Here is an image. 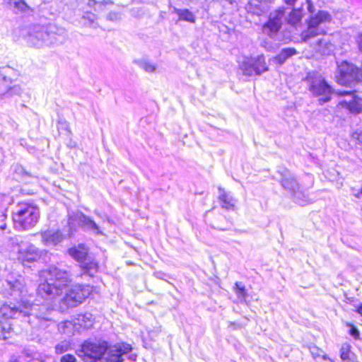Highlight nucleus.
Here are the masks:
<instances>
[{
  "label": "nucleus",
  "instance_id": "obj_1",
  "mask_svg": "<svg viewBox=\"0 0 362 362\" xmlns=\"http://www.w3.org/2000/svg\"><path fill=\"white\" fill-rule=\"evenodd\" d=\"M37 305H33L21 300L18 305L4 304L0 308L2 315L0 317V339H6L12 332V325L9 319L18 318L23 316L35 315L37 318L45 320H51L50 311L46 309L45 313H37Z\"/></svg>",
  "mask_w": 362,
  "mask_h": 362
},
{
  "label": "nucleus",
  "instance_id": "obj_2",
  "mask_svg": "<svg viewBox=\"0 0 362 362\" xmlns=\"http://www.w3.org/2000/svg\"><path fill=\"white\" fill-rule=\"evenodd\" d=\"M41 282L37 293L47 300H53L62 293L63 290L71 284L70 274L65 270L52 266L40 274Z\"/></svg>",
  "mask_w": 362,
  "mask_h": 362
},
{
  "label": "nucleus",
  "instance_id": "obj_3",
  "mask_svg": "<svg viewBox=\"0 0 362 362\" xmlns=\"http://www.w3.org/2000/svg\"><path fill=\"white\" fill-rule=\"evenodd\" d=\"M21 35L25 43L33 47L42 48L57 43V35L49 32L47 27L40 25L21 29Z\"/></svg>",
  "mask_w": 362,
  "mask_h": 362
},
{
  "label": "nucleus",
  "instance_id": "obj_4",
  "mask_svg": "<svg viewBox=\"0 0 362 362\" xmlns=\"http://www.w3.org/2000/svg\"><path fill=\"white\" fill-rule=\"evenodd\" d=\"M40 217L39 209L29 203L21 202L13 212L14 228L18 230L32 228L37 223Z\"/></svg>",
  "mask_w": 362,
  "mask_h": 362
},
{
  "label": "nucleus",
  "instance_id": "obj_5",
  "mask_svg": "<svg viewBox=\"0 0 362 362\" xmlns=\"http://www.w3.org/2000/svg\"><path fill=\"white\" fill-rule=\"evenodd\" d=\"M6 250L16 253L17 259L23 264L36 262L42 255V252L33 244L21 240L16 237L8 240Z\"/></svg>",
  "mask_w": 362,
  "mask_h": 362
},
{
  "label": "nucleus",
  "instance_id": "obj_6",
  "mask_svg": "<svg viewBox=\"0 0 362 362\" xmlns=\"http://www.w3.org/2000/svg\"><path fill=\"white\" fill-rule=\"evenodd\" d=\"M18 76V71L11 66L0 68V100H8L22 93L21 86L14 83Z\"/></svg>",
  "mask_w": 362,
  "mask_h": 362
},
{
  "label": "nucleus",
  "instance_id": "obj_7",
  "mask_svg": "<svg viewBox=\"0 0 362 362\" xmlns=\"http://www.w3.org/2000/svg\"><path fill=\"white\" fill-rule=\"evenodd\" d=\"M306 80L309 90L313 95L320 97L319 101L321 103H326L331 99L333 90L321 74H310Z\"/></svg>",
  "mask_w": 362,
  "mask_h": 362
},
{
  "label": "nucleus",
  "instance_id": "obj_8",
  "mask_svg": "<svg viewBox=\"0 0 362 362\" xmlns=\"http://www.w3.org/2000/svg\"><path fill=\"white\" fill-rule=\"evenodd\" d=\"M330 21L331 16L324 11H320L315 16H312L308 23L307 29L300 34L302 41L308 42L317 35L325 34V30L322 25Z\"/></svg>",
  "mask_w": 362,
  "mask_h": 362
},
{
  "label": "nucleus",
  "instance_id": "obj_9",
  "mask_svg": "<svg viewBox=\"0 0 362 362\" xmlns=\"http://www.w3.org/2000/svg\"><path fill=\"white\" fill-rule=\"evenodd\" d=\"M92 292V287L76 284L67 291L62 299L66 307H76L81 304Z\"/></svg>",
  "mask_w": 362,
  "mask_h": 362
},
{
  "label": "nucleus",
  "instance_id": "obj_10",
  "mask_svg": "<svg viewBox=\"0 0 362 362\" xmlns=\"http://www.w3.org/2000/svg\"><path fill=\"white\" fill-rule=\"evenodd\" d=\"M243 74L247 76L253 74L259 75L268 70L264 55H259L254 58H245L240 65Z\"/></svg>",
  "mask_w": 362,
  "mask_h": 362
},
{
  "label": "nucleus",
  "instance_id": "obj_11",
  "mask_svg": "<svg viewBox=\"0 0 362 362\" xmlns=\"http://www.w3.org/2000/svg\"><path fill=\"white\" fill-rule=\"evenodd\" d=\"M75 221L86 231L96 235H103L100 227L93 219L81 212H76L69 217L68 223L71 230H76L74 228Z\"/></svg>",
  "mask_w": 362,
  "mask_h": 362
},
{
  "label": "nucleus",
  "instance_id": "obj_12",
  "mask_svg": "<svg viewBox=\"0 0 362 362\" xmlns=\"http://www.w3.org/2000/svg\"><path fill=\"white\" fill-rule=\"evenodd\" d=\"M284 15L283 10L271 13L269 21L263 25V33L272 38L274 37L281 26Z\"/></svg>",
  "mask_w": 362,
  "mask_h": 362
},
{
  "label": "nucleus",
  "instance_id": "obj_13",
  "mask_svg": "<svg viewBox=\"0 0 362 362\" xmlns=\"http://www.w3.org/2000/svg\"><path fill=\"white\" fill-rule=\"evenodd\" d=\"M132 351V346L127 343H119L107 348L105 362H122L123 354Z\"/></svg>",
  "mask_w": 362,
  "mask_h": 362
},
{
  "label": "nucleus",
  "instance_id": "obj_14",
  "mask_svg": "<svg viewBox=\"0 0 362 362\" xmlns=\"http://www.w3.org/2000/svg\"><path fill=\"white\" fill-rule=\"evenodd\" d=\"M82 350L88 357L100 359L107 352V344L105 341L102 343L86 341L83 344Z\"/></svg>",
  "mask_w": 362,
  "mask_h": 362
},
{
  "label": "nucleus",
  "instance_id": "obj_15",
  "mask_svg": "<svg viewBox=\"0 0 362 362\" xmlns=\"http://www.w3.org/2000/svg\"><path fill=\"white\" fill-rule=\"evenodd\" d=\"M339 94L344 96V98L339 103L342 107L353 113H358L362 110V99L356 97L354 93L344 92Z\"/></svg>",
  "mask_w": 362,
  "mask_h": 362
},
{
  "label": "nucleus",
  "instance_id": "obj_16",
  "mask_svg": "<svg viewBox=\"0 0 362 362\" xmlns=\"http://www.w3.org/2000/svg\"><path fill=\"white\" fill-rule=\"evenodd\" d=\"M74 320L75 330L78 333L90 329L94 323V318L90 313L79 314Z\"/></svg>",
  "mask_w": 362,
  "mask_h": 362
},
{
  "label": "nucleus",
  "instance_id": "obj_17",
  "mask_svg": "<svg viewBox=\"0 0 362 362\" xmlns=\"http://www.w3.org/2000/svg\"><path fill=\"white\" fill-rule=\"evenodd\" d=\"M2 4L8 9L16 13H28L32 11L31 8L24 0H1Z\"/></svg>",
  "mask_w": 362,
  "mask_h": 362
},
{
  "label": "nucleus",
  "instance_id": "obj_18",
  "mask_svg": "<svg viewBox=\"0 0 362 362\" xmlns=\"http://www.w3.org/2000/svg\"><path fill=\"white\" fill-rule=\"evenodd\" d=\"M41 241L45 246H55L63 240V236L59 231L46 230L40 233Z\"/></svg>",
  "mask_w": 362,
  "mask_h": 362
},
{
  "label": "nucleus",
  "instance_id": "obj_19",
  "mask_svg": "<svg viewBox=\"0 0 362 362\" xmlns=\"http://www.w3.org/2000/svg\"><path fill=\"white\" fill-rule=\"evenodd\" d=\"M272 0H249L247 10L252 13L261 15L267 11Z\"/></svg>",
  "mask_w": 362,
  "mask_h": 362
},
{
  "label": "nucleus",
  "instance_id": "obj_20",
  "mask_svg": "<svg viewBox=\"0 0 362 362\" xmlns=\"http://www.w3.org/2000/svg\"><path fill=\"white\" fill-rule=\"evenodd\" d=\"M218 199L221 202V206L227 210L234 209L236 200L221 187H218Z\"/></svg>",
  "mask_w": 362,
  "mask_h": 362
},
{
  "label": "nucleus",
  "instance_id": "obj_21",
  "mask_svg": "<svg viewBox=\"0 0 362 362\" xmlns=\"http://www.w3.org/2000/svg\"><path fill=\"white\" fill-rule=\"evenodd\" d=\"M339 356L343 362H358L356 356L351 351L350 344L344 343L339 349Z\"/></svg>",
  "mask_w": 362,
  "mask_h": 362
},
{
  "label": "nucleus",
  "instance_id": "obj_22",
  "mask_svg": "<svg viewBox=\"0 0 362 362\" xmlns=\"http://www.w3.org/2000/svg\"><path fill=\"white\" fill-rule=\"evenodd\" d=\"M69 253L73 258L81 264L85 260H87L88 250L83 245H79L78 247L70 248Z\"/></svg>",
  "mask_w": 362,
  "mask_h": 362
},
{
  "label": "nucleus",
  "instance_id": "obj_23",
  "mask_svg": "<svg viewBox=\"0 0 362 362\" xmlns=\"http://www.w3.org/2000/svg\"><path fill=\"white\" fill-rule=\"evenodd\" d=\"M312 46L316 52L323 54H329L333 47V45L325 37L317 40L316 43Z\"/></svg>",
  "mask_w": 362,
  "mask_h": 362
},
{
  "label": "nucleus",
  "instance_id": "obj_24",
  "mask_svg": "<svg viewBox=\"0 0 362 362\" xmlns=\"http://www.w3.org/2000/svg\"><path fill=\"white\" fill-rule=\"evenodd\" d=\"M281 185L284 188L292 193L299 189L298 184L295 177L291 174H286L283 177Z\"/></svg>",
  "mask_w": 362,
  "mask_h": 362
},
{
  "label": "nucleus",
  "instance_id": "obj_25",
  "mask_svg": "<svg viewBox=\"0 0 362 362\" xmlns=\"http://www.w3.org/2000/svg\"><path fill=\"white\" fill-rule=\"evenodd\" d=\"M7 285L9 287L10 294L14 296H21L24 292V285L20 280L14 281H8Z\"/></svg>",
  "mask_w": 362,
  "mask_h": 362
},
{
  "label": "nucleus",
  "instance_id": "obj_26",
  "mask_svg": "<svg viewBox=\"0 0 362 362\" xmlns=\"http://www.w3.org/2000/svg\"><path fill=\"white\" fill-rule=\"evenodd\" d=\"M296 54L297 52L294 48L283 49L278 56L274 58L273 60L277 62L279 64H282L288 58Z\"/></svg>",
  "mask_w": 362,
  "mask_h": 362
},
{
  "label": "nucleus",
  "instance_id": "obj_27",
  "mask_svg": "<svg viewBox=\"0 0 362 362\" xmlns=\"http://www.w3.org/2000/svg\"><path fill=\"white\" fill-rule=\"evenodd\" d=\"M293 195L294 201L299 205L305 206L313 202V199H310L308 195L305 194L299 189L293 192Z\"/></svg>",
  "mask_w": 362,
  "mask_h": 362
},
{
  "label": "nucleus",
  "instance_id": "obj_28",
  "mask_svg": "<svg viewBox=\"0 0 362 362\" xmlns=\"http://www.w3.org/2000/svg\"><path fill=\"white\" fill-rule=\"evenodd\" d=\"M233 290L238 301L241 303L245 302L247 293L244 284L241 282H235Z\"/></svg>",
  "mask_w": 362,
  "mask_h": 362
},
{
  "label": "nucleus",
  "instance_id": "obj_29",
  "mask_svg": "<svg viewBox=\"0 0 362 362\" xmlns=\"http://www.w3.org/2000/svg\"><path fill=\"white\" fill-rule=\"evenodd\" d=\"M175 12L179 16V20L189 23H194L195 21L194 15L188 9L175 8Z\"/></svg>",
  "mask_w": 362,
  "mask_h": 362
},
{
  "label": "nucleus",
  "instance_id": "obj_30",
  "mask_svg": "<svg viewBox=\"0 0 362 362\" xmlns=\"http://www.w3.org/2000/svg\"><path fill=\"white\" fill-rule=\"evenodd\" d=\"M59 329L62 331L63 333L66 334H74L76 332L75 330V322L73 320H66L61 322L58 325Z\"/></svg>",
  "mask_w": 362,
  "mask_h": 362
},
{
  "label": "nucleus",
  "instance_id": "obj_31",
  "mask_svg": "<svg viewBox=\"0 0 362 362\" xmlns=\"http://www.w3.org/2000/svg\"><path fill=\"white\" fill-rule=\"evenodd\" d=\"M81 267L90 276H93L94 274L98 272V263L96 262L93 261V260L88 261V262L85 260L81 264Z\"/></svg>",
  "mask_w": 362,
  "mask_h": 362
},
{
  "label": "nucleus",
  "instance_id": "obj_32",
  "mask_svg": "<svg viewBox=\"0 0 362 362\" xmlns=\"http://www.w3.org/2000/svg\"><path fill=\"white\" fill-rule=\"evenodd\" d=\"M139 66L148 73H153L156 71L157 66L148 60H141L138 62Z\"/></svg>",
  "mask_w": 362,
  "mask_h": 362
},
{
  "label": "nucleus",
  "instance_id": "obj_33",
  "mask_svg": "<svg viewBox=\"0 0 362 362\" xmlns=\"http://www.w3.org/2000/svg\"><path fill=\"white\" fill-rule=\"evenodd\" d=\"M303 17L301 9H294L291 12L288 17V23L292 25L298 23Z\"/></svg>",
  "mask_w": 362,
  "mask_h": 362
},
{
  "label": "nucleus",
  "instance_id": "obj_34",
  "mask_svg": "<svg viewBox=\"0 0 362 362\" xmlns=\"http://www.w3.org/2000/svg\"><path fill=\"white\" fill-rule=\"evenodd\" d=\"M69 349H71V343L66 340L59 342L55 346L56 353L58 354H63Z\"/></svg>",
  "mask_w": 362,
  "mask_h": 362
},
{
  "label": "nucleus",
  "instance_id": "obj_35",
  "mask_svg": "<svg viewBox=\"0 0 362 362\" xmlns=\"http://www.w3.org/2000/svg\"><path fill=\"white\" fill-rule=\"evenodd\" d=\"M310 353L316 362H321L322 358L325 356L322 350L315 346L310 349Z\"/></svg>",
  "mask_w": 362,
  "mask_h": 362
},
{
  "label": "nucleus",
  "instance_id": "obj_36",
  "mask_svg": "<svg viewBox=\"0 0 362 362\" xmlns=\"http://www.w3.org/2000/svg\"><path fill=\"white\" fill-rule=\"evenodd\" d=\"M93 6L96 8H100L103 5H106L110 3V0H93Z\"/></svg>",
  "mask_w": 362,
  "mask_h": 362
},
{
  "label": "nucleus",
  "instance_id": "obj_37",
  "mask_svg": "<svg viewBox=\"0 0 362 362\" xmlns=\"http://www.w3.org/2000/svg\"><path fill=\"white\" fill-rule=\"evenodd\" d=\"M349 327H350L349 334L353 336L355 339L359 338V332L358 330L353 325L350 324H347Z\"/></svg>",
  "mask_w": 362,
  "mask_h": 362
},
{
  "label": "nucleus",
  "instance_id": "obj_38",
  "mask_svg": "<svg viewBox=\"0 0 362 362\" xmlns=\"http://www.w3.org/2000/svg\"><path fill=\"white\" fill-rule=\"evenodd\" d=\"M76 359L74 355L66 354L61 358V362H76Z\"/></svg>",
  "mask_w": 362,
  "mask_h": 362
},
{
  "label": "nucleus",
  "instance_id": "obj_39",
  "mask_svg": "<svg viewBox=\"0 0 362 362\" xmlns=\"http://www.w3.org/2000/svg\"><path fill=\"white\" fill-rule=\"evenodd\" d=\"M352 139L357 141L358 144H362V131L354 132L352 134Z\"/></svg>",
  "mask_w": 362,
  "mask_h": 362
},
{
  "label": "nucleus",
  "instance_id": "obj_40",
  "mask_svg": "<svg viewBox=\"0 0 362 362\" xmlns=\"http://www.w3.org/2000/svg\"><path fill=\"white\" fill-rule=\"evenodd\" d=\"M307 3H308V10L309 11L310 13H313L314 11V6H313L311 1L307 0Z\"/></svg>",
  "mask_w": 362,
  "mask_h": 362
},
{
  "label": "nucleus",
  "instance_id": "obj_41",
  "mask_svg": "<svg viewBox=\"0 0 362 362\" xmlns=\"http://www.w3.org/2000/svg\"><path fill=\"white\" fill-rule=\"evenodd\" d=\"M358 44L359 49L362 52V34H360L358 37Z\"/></svg>",
  "mask_w": 362,
  "mask_h": 362
},
{
  "label": "nucleus",
  "instance_id": "obj_42",
  "mask_svg": "<svg viewBox=\"0 0 362 362\" xmlns=\"http://www.w3.org/2000/svg\"><path fill=\"white\" fill-rule=\"evenodd\" d=\"M262 45L265 48L267 49V50H271L272 48V45H269L267 42H263L262 43Z\"/></svg>",
  "mask_w": 362,
  "mask_h": 362
},
{
  "label": "nucleus",
  "instance_id": "obj_43",
  "mask_svg": "<svg viewBox=\"0 0 362 362\" xmlns=\"http://www.w3.org/2000/svg\"><path fill=\"white\" fill-rule=\"evenodd\" d=\"M321 362H333V361L325 355V357L322 358Z\"/></svg>",
  "mask_w": 362,
  "mask_h": 362
},
{
  "label": "nucleus",
  "instance_id": "obj_44",
  "mask_svg": "<svg viewBox=\"0 0 362 362\" xmlns=\"http://www.w3.org/2000/svg\"><path fill=\"white\" fill-rule=\"evenodd\" d=\"M296 1V0H286V4L291 5V6L293 5Z\"/></svg>",
  "mask_w": 362,
  "mask_h": 362
},
{
  "label": "nucleus",
  "instance_id": "obj_45",
  "mask_svg": "<svg viewBox=\"0 0 362 362\" xmlns=\"http://www.w3.org/2000/svg\"><path fill=\"white\" fill-rule=\"evenodd\" d=\"M357 312L362 316V304L358 307Z\"/></svg>",
  "mask_w": 362,
  "mask_h": 362
},
{
  "label": "nucleus",
  "instance_id": "obj_46",
  "mask_svg": "<svg viewBox=\"0 0 362 362\" xmlns=\"http://www.w3.org/2000/svg\"><path fill=\"white\" fill-rule=\"evenodd\" d=\"M6 224H2V225H1V226H0V229H1V230H5V229H6Z\"/></svg>",
  "mask_w": 362,
  "mask_h": 362
}]
</instances>
